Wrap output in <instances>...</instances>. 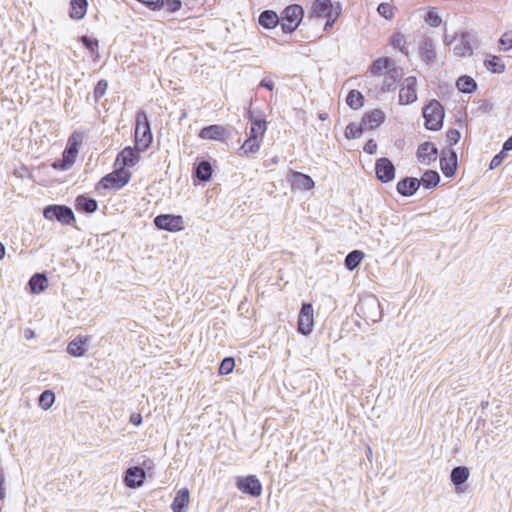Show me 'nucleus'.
Masks as SVG:
<instances>
[{
    "mask_svg": "<svg viewBox=\"0 0 512 512\" xmlns=\"http://www.w3.org/2000/svg\"><path fill=\"white\" fill-rule=\"evenodd\" d=\"M134 141L139 151H146L153 141L150 120L142 109L136 112Z\"/></svg>",
    "mask_w": 512,
    "mask_h": 512,
    "instance_id": "f257e3e1",
    "label": "nucleus"
},
{
    "mask_svg": "<svg viewBox=\"0 0 512 512\" xmlns=\"http://www.w3.org/2000/svg\"><path fill=\"white\" fill-rule=\"evenodd\" d=\"M89 137V129L79 127L75 129L66 141V170L70 169L76 162L84 141Z\"/></svg>",
    "mask_w": 512,
    "mask_h": 512,
    "instance_id": "f03ea898",
    "label": "nucleus"
},
{
    "mask_svg": "<svg viewBox=\"0 0 512 512\" xmlns=\"http://www.w3.org/2000/svg\"><path fill=\"white\" fill-rule=\"evenodd\" d=\"M424 126L427 130L438 131L443 126L445 111L440 101L432 99L423 107Z\"/></svg>",
    "mask_w": 512,
    "mask_h": 512,
    "instance_id": "7ed1b4c3",
    "label": "nucleus"
},
{
    "mask_svg": "<svg viewBox=\"0 0 512 512\" xmlns=\"http://www.w3.org/2000/svg\"><path fill=\"white\" fill-rule=\"evenodd\" d=\"M304 17V9L299 4L288 5L280 15L281 30L291 35L300 25Z\"/></svg>",
    "mask_w": 512,
    "mask_h": 512,
    "instance_id": "20e7f679",
    "label": "nucleus"
},
{
    "mask_svg": "<svg viewBox=\"0 0 512 512\" xmlns=\"http://www.w3.org/2000/svg\"><path fill=\"white\" fill-rule=\"evenodd\" d=\"M132 173L126 169H117L111 173L103 176L100 181L96 184L95 189L101 190H120L122 189L131 179Z\"/></svg>",
    "mask_w": 512,
    "mask_h": 512,
    "instance_id": "39448f33",
    "label": "nucleus"
},
{
    "mask_svg": "<svg viewBox=\"0 0 512 512\" xmlns=\"http://www.w3.org/2000/svg\"><path fill=\"white\" fill-rule=\"evenodd\" d=\"M355 309L357 314L361 315L366 321H372L375 323L380 321L382 317L380 303L374 296L360 300Z\"/></svg>",
    "mask_w": 512,
    "mask_h": 512,
    "instance_id": "423d86ee",
    "label": "nucleus"
},
{
    "mask_svg": "<svg viewBox=\"0 0 512 512\" xmlns=\"http://www.w3.org/2000/svg\"><path fill=\"white\" fill-rule=\"evenodd\" d=\"M245 117L249 120L251 124L248 135L250 137L263 139L268 125L263 111L259 109H252L251 107H249L246 111Z\"/></svg>",
    "mask_w": 512,
    "mask_h": 512,
    "instance_id": "0eeeda50",
    "label": "nucleus"
},
{
    "mask_svg": "<svg viewBox=\"0 0 512 512\" xmlns=\"http://www.w3.org/2000/svg\"><path fill=\"white\" fill-rule=\"evenodd\" d=\"M337 14H342V5L340 2H333L332 0H314L310 9V16L315 18L324 19Z\"/></svg>",
    "mask_w": 512,
    "mask_h": 512,
    "instance_id": "6e6552de",
    "label": "nucleus"
},
{
    "mask_svg": "<svg viewBox=\"0 0 512 512\" xmlns=\"http://www.w3.org/2000/svg\"><path fill=\"white\" fill-rule=\"evenodd\" d=\"M314 327V309L309 302H302L298 315L297 330L300 334L308 336Z\"/></svg>",
    "mask_w": 512,
    "mask_h": 512,
    "instance_id": "1a4fd4ad",
    "label": "nucleus"
},
{
    "mask_svg": "<svg viewBox=\"0 0 512 512\" xmlns=\"http://www.w3.org/2000/svg\"><path fill=\"white\" fill-rule=\"evenodd\" d=\"M183 217L175 214H159L154 218V225L159 230L179 232L184 229Z\"/></svg>",
    "mask_w": 512,
    "mask_h": 512,
    "instance_id": "9d476101",
    "label": "nucleus"
},
{
    "mask_svg": "<svg viewBox=\"0 0 512 512\" xmlns=\"http://www.w3.org/2000/svg\"><path fill=\"white\" fill-rule=\"evenodd\" d=\"M375 176L383 184L392 182L396 176L395 165L387 157L378 158L375 162Z\"/></svg>",
    "mask_w": 512,
    "mask_h": 512,
    "instance_id": "9b49d317",
    "label": "nucleus"
},
{
    "mask_svg": "<svg viewBox=\"0 0 512 512\" xmlns=\"http://www.w3.org/2000/svg\"><path fill=\"white\" fill-rule=\"evenodd\" d=\"M417 78L408 76L403 79L399 91V104L410 105L417 101Z\"/></svg>",
    "mask_w": 512,
    "mask_h": 512,
    "instance_id": "f8f14e48",
    "label": "nucleus"
},
{
    "mask_svg": "<svg viewBox=\"0 0 512 512\" xmlns=\"http://www.w3.org/2000/svg\"><path fill=\"white\" fill-rule=\"evenodd\" d=\"M236 487L242 493L251 497H258L262 493V484L255 475L237 477Z\"/></svg>",
    "mask_w": 512,
    "mask_h": 512,
    "instance_id": "ddd939ff",
    "label": "nucleus"
},
{
    "mask_svg": "<svg viewBox=\"0 0 512 512\" xmlns=\"http://www.w3.org/2000/svg\"><path fill=\"white\" fill-rule=\"evenodd\" d=\"M470 477V470L467 466H456L451 470L450 480L454 485L455 492L457 494L465 493L468 489L466 484Z\"/></svg>",
    "mask_w": 512,
    "mask_h": 512,
    "instance_id": "4468645a",
    "label": "nucleus"
},
{
    "mask_svg": "<svg viewBox=\"0 0 512 512\" xmlns=\"http://www.w3.org/2000/svg\"><path fill=\"white\" fill-rule=\"evenodd\" d=\"M457 153L452 148L443 150L440 158V168L447 178H453L457 172L458 161Z\"/></svg>",
    "mask_w": 512,
    "mask_h": 512,
    "instance_id": "2eb2a0df",
    "label": "nucleus"
},
{
    "mask_svg": "<svg viewBox=\"0 0 512 512\" xmlns=\"http://www.w3.org/2000/svg\"><path fill=\"white\" fill-rule=\"evenodd\" d=\"M146 472L141 466H131L123 475L124 484L131 489L139 488L144 484Z\"/></svg>",
    "mask_w": 512,
    "mask_h": 512,
    "instance_id": "dca6fc26",
    "label": "nucleus"
},
{
    "mask_svg": "<svg viewBox=\"0 0 512 512\" xmlns=\"http://www.w3.org/2000/svg\"><path fill=\"white\" fill-rule=\"evenodd\" d=\"M213 173V168L210 161L206 159H197L193 165L192 178L194 182L204 184L208 182Z\"/></svg>",
    "mask_w": 512,
    "mask_h": 512,
    "instance_id": "f3484780",
    "label": "nucleus"
},
{
    "mask_svg": "<svg viewBox=\"0 0 512 512\" xmlns=\"http://www.w3.org/2000/svg\"><path fill=\"white\" fill-rule=\"evenodd\" d=\"M416 157L418 162L428 166L436 161L438 157V148L433 142L425 141L418 146Z\"/></svg>",
    "mask_w": 512,
    "mask_h": 512,
    "instance_id": "a211bd4d",
    "label": "nucleus"
},
{
    "mask_svg": "<svg viewBox=\"0 0 512 512\" xmlns=\"http://www.w3.org/2000/svg\"><path fill=\"white\" fill-rule=\"evenodd\" d=\"M137 147L127 146L123 150H121L116 158V163H121V168L125 169L126 167H134L140 160V153Z\"/></svg>",
    "mask_w": 512,
    "mask_h": 512,
    "instance_id": "6ab92c4d",
    "label": "nucleus"
},
{
    "mask_svg": "<svg viewBox=\"0 0 512 512\" xmlns=\"http://www.w3.org/2000/svg\"><path fill=\"white\" fill-rule=\"evenodd\" d=\"M228 136V131L221 125L211 124L200 129L198 137L207 140L223 141Z\"/></svg>",
    "mask_w": 512,
    "mask_h": 512,
    "instance_id": "aec40b11",
    "label": "nucleus"
},
{
    "mask_svg": "<svg viewBox=\"0 0 512 512\" xmlns=\"http://www.w3.org/2000/svg\"><path fill=\"white\" fill-rule=\"evenodd\" d=\"M420 188V181L416 177L406 176L400 179L396 185L397 192L404 197L413 196Z\"/></svg>",
    "mask_w": 512,
    "mask_h": 512,
    "instance_id": "412c9836",
    "label": "nucleus"
},
{
    "mask_svg": "<svg viewBox=\"0 0 512 512\" xmlns=\"http://www.w3.org/2000/svg\"><path fill=\"white\" fill-rule=\"evenodd\" d=\"M288 180L291 182L293 189L302 191L311 190L315 185L314 180L309 175L298 171H291Z\"/></svg>",
    "mask_w": 512,
    "mask_h": 512,
    "instance_id": "4be33fe9",
    "label": "nucleus"
},
{
    "mask_svg": "<svg viewBox=\"0 0 512 512\" xmlns=\"http://www.w3.org/2000/svg\"><path fill=\"white\" fill-rule=\"evenodd\" d=\"M421 60L428 66L434 64L436 60V51L431 37L425 36L419 46Z\"/></svg>",
    "mask_w": 512,
    "mask_h": 512,
    "instance_id": "5701e85b",
    "label": "nucleus"
},
{
    "mask_svg": "<svg viewBox=\"0 0 512 512\" xmlns=\"http://www.w3.org/2000/svg\"><path fill=\"white\" fill-rule=\"evenodd\" d=\"M89 340V336H77L76 338L71 340L66 346V353L73 357L83 356L88 350Z\"/></svg>",
    "mask_w": 512,
    "mask_h": 512,
    "instance_id": "b1692460",
    "label": "nucleus"
},
{
    "mask_svg": "<svg viewBox=\"0 0 512 512\" xmlns=\"http://www.w3.org/2000/svg\"><path fill=\"white\" fill-rule=\"evenodd\" d=\"M385 121V113L381 109L366 112L362 117V125L366 130L379 127Z\"/></svg>",
    "mask_w": 512,
    "mask_h": 512,
    "instance_id": "393cba45",
    "label": "nucleus"
},
{
    "mask_svg": "<svg viewBox=\"0 0 512 512\" xmlns=\"http://www.w3.org/2000/svg\"><path fill=\"white\" fill-rule=\"evenodd\" d=\"M395 61L390 57H380L372 62L369 67L371 74L380 76L388 74L392 68H396Z\"/></svg>",
    "mask_w": 512,
    "mask_h": 512,
    "instance_id": "a878e982",
    "label": "nucleus"
},
{
    "mask_svg": "<svg viewBox=\"0 0 512 512\" xmlns=\"http://www.w3.org/2000/svg\"><path fill=\"white\" fill-rule=\"evenodd\" d=\"M258 23L265 29H274L280 22V16L274 10H264L260 13L258 17Z\"/></svg>",
    "mask_w": 512,
    "mask_h": 512,
    "instance_id": "bb28decb",
    "label": "nucleus"
},
{
    "mask_svg": "<svg viewBox=\"0 0 512 512\" xmlns=\"http://www.w3.org/2000/svg\"><path fill=\"white\" fill-rule=\"evenodd\" d=\"M75 208L78 212L91 214L94 213L98 208L97 201L87 195H79L75 199Z\"/></svg>",
    "mask_w": 512,
    "mask_h": 512,
    "instance_id": "cd10ccee",
    "label": "nucleus"
},
{
    "mask_svg": "<svg viewBox=\"0 0 512 512\" xmlns=\"http://www.w3.org/2000/svg\"><path fill=\"white\" fill-rule=\"evenodd\" d=\"M190 499V492L187 488L180 489L171 504V509L173 512H185L188 507Z\"/></svg>",
    "mask_w": 512,
    "mask_h": 512,
    "instance_id": "c85d7f7f",
    "label": "nucleus"
},
{
    "mask_svg": "<svg viewBox=\"0 0 512 512\" xmlns=\"http://www.w3.org/2000/svg\"><path fill=\"white\" fill-rule=\"evenodd\" d=\"M88 8L87 0H70L69 17L73 20H81L85 17Z\"/></svg>",
    "mask_w": 512,
    "mask_h": 512,
    "instance_id": "c756f323",
    "label": "nucleus"
},
{
    "mask_svg": "<svg viewBox=\"0 0 512 512\" xmlns=\"http://www.w3.org/2000/svg\"><path fill=\"white\" fill-rule=\"evenodd\" d=\"M402 69L400 67L392 68L383 81L381 91L391 92L396 89V82L402 77Z\"/></svg>",
    "mask_w": 512,
    "mask_h": 512,
    "instance_id": "7c9ffc66",
    "label": "nucleus"
},
{
    "mask_svg": "<svg viewBox=\"0 0 512 512\" xmlns=\"http://www.w3.org/2000/svg\"><path fill=\"white\" fill-rule=\"evenodd\" d=\"M470 33L467 31L460 33V43L455 45L453 48L454 54L457 56H464L467 53L471 55L473 53L471 44H470Z\"/></svg>",
    "mask_w": 512,
    "mask_h": 512,
    "instance_id": "2f4dec72",
    "label": "nucleus"
},
{
    "mask_svg": "<svg viewBox=\"0 0 512 512\" xmlns=\"http://www.w3.org/2000/svg\"><path fill=\"white\" fill-rule=\"evenodd\" d=\"M30 292L39 294L48 286V279L45 274L35 273L28 282Z\"/></svg>",
    "mask_w": 512,
    "mask_h": 512,
    "instance_id": "473e14b6",
    "label": "nucleus"
},
{
    "mask_svg": "<svg viewBox=\"0 0 512 512\" xmlns=\"http://www.w3.org/2000/svg\"><path fill=\"white\" fill-rule=\"evenodd\" d=\"M441 180L440 174L436 170L428 169L422 175L420 186L423 185L426 189H434L438 186Z\"/></svg>",
    "mask_w": 512,
    "mask_h": 512,
    "instance_id": "72a5a7b5",
    "label": "nucleus"
},
{
    "mask_svg": "<svg viewBox=\"0 0 512 512\" xmlns=\"http://www.w3.org/2000/svg\"><path fill=\"white\" fill-rule=\"evenodd\" d=\"M457 89L466 94H471L477 89L476 81L468 75H461L456 81Z\"/></svg>",
    "mask_w": 512,
    "mask_h": 512,
    "instance_id": "f704fd0d",
    "label": "nucleus"
},
{
    "mask_svg": "<svg viewBox=\"0 0 512 512\" xmlns=\"http://www.w3.org/2000/svg\"><path fill=\"white\" fill-rule=\"evenodd\" d=\"M263 139H259L256 137H250L244 141L243 145L240 147L241 155H250L255 154L259 151L261 143Z\"/></svg>",
    "mask_w": 512,
    "mask_h": 512,
    "instance_id": "c9c22d12",
    "label": "nucleus"
},
{
    "mask_svg": "<svg viewBox=\"0 0 512 512\" xmlns=\"http://www.w3.org/2000/svg\"><path fill=\"white\" fill-rule=\"evenodd\" d=\"M43 215L48 220L64 223V205H49L44 208Z\"/></svg>",
    "mask_w": 512,
    "mask_h": 512,
    "instance_id": "e433bc0d",
    "label": "nucleus"
},
{
    "mask_svg": "<svg viewBox=\"0 0 512 512\" xmlns=\"http://www.w3.org/2000/svg\"><path fill=\"white\" fill-rule=\"evenodd\" d=\"M364 258V253L360 250H353L347 254L344 265L349 271H353L359 267Z\"/></svg>",
    "mask_w": 512,
    "mask_h": 512,
    "instance_id": "4c0bfd02",
    "label": "nucleus"
},
{
    "mask_svg": "<svg viewBox=\"0 0 512 512\" xmlns=\"http://www.w3.org/2000/svg\"><path fill=\"white\" fill-rule=\"evenodd\" d=\"M346 104L353 110L360 109L364 105L363 94L356 89L350 90L346 97Z\"/></svg>",
    "mask_w": 512,
    "mask_h": 512,
    "instance_id": "58836bf2",
    "label": "nucleus"
},
{
    "mask_svg": "<svg viewBox=\"0 0 512 512\" xmlns=\"http://www.w3.org/2000/svg\"><path fill=\"white\" fill-rule=\"evenodd\" d=\"M484 65L492 73H502L505 70V64L499 56L491 55L487 57L484 60Z\"/></svg>",
    "mask_w": 512,
    "mask_h": 512,
    "instance_id": "ea45409f",
    "label": "nucleus"
},
{
    "mask_svg": "<svg viewBox=\"0 0 512 512\" xmlns=\"http://www.w3.org/2000/svg\"><path fill=\"white\" fill-rule=\"evenodd\" d=\"M364 130L362 122L360 124L350 122L345 128L344 134L347 139H357L362 136Z\"/></svg>",
    "mask_w": 512,
    "mask_h": 512,
    "instance_id": "a19ab883",
    "label": "nucleus"
},
{
    "mask_svg": "<svg viewBox=\"0 0 512 512\" xmlns=\"http://www.w3.org/2000/svg\"><path fill=\"white\" fill-rule=\"evenodd\" d=\"M54 401H55V395L50 390H45L44 392H42L40 394V396L38 398V404L44 410H48L49 408H51Z\"/></svg>",
    "mask_w": 512,
    "mask_h": 512,
    "instance_id": "79ce46f5",
    "label": "nucleus"
},
{
    "mask_svg": "<svg viewBox=\"0 0 512 512\" xmlns=\"http://www.w3.org/2000/svg\"><path fill=\"white\" fill-rule=\"evenodd\" d=\"M406 39L402 33H395L390 37V44L400 50L401 53L408 55V51L405 48Z\"/></svg>",
    "mask_w": 512,
    "mask_h": 512,
    "instance_id": "37998d69",
    "label": "nucleus"
},
{
    "mask_svg": "<svg viewBox=\"0 0 512 512\" xmlns=\"http://www.w3.org/2000/svg\"><path fill=\"white\" fill-rule=\"evenodd\" d=\"M235 367V359L233 357H225L219 366V374L228 375Z\"/></svg>",
    "mask_w": 512,
    "mask_h": 512,
    "instance_id": "c03bdc74",
    "label": "nucleus"
},
{
    "mask_svg": "<svg viewBox=\"0 0 512 512\" xmlns=\"http://www.w3.org/2000/svg\"><path fill=\"white\" fill-rule=\"evenodd\" d=\"M425 22L431 27H439L442 23V18L434 9H429L425 15Z\"/></svg>",
    "mask_w": 512,
    "mask_h": 512,
    "instance_id": "a18cd8bd",
    "label": "nucleus"
},
{
    "mask_svg": "<svg viewBox=\"0 0 512 512\" xmlns=\"http://www.w3.org/2000/svg\"><path fill=\"white\" fill-rule=\"evenodd\" d=\"M151 11H160L165 6V0H136Z\"/></svg>",
    "mask_w": 512,
    "mask_h": 512,
    "instance_id": "49530a36",
    "label": "nucleus"
},
{
    "mask_svg": "<svg viewBox=\"0 0 512 512\" xmlns=\"http://www.w3.org/2000/svg\"><path fill=\"white\" fill-rule=\"evenodd\" d=\"M80 42L91 53H94L98 49V46H99L98 40L96 38H92L87 35L80 37Z\"/></svg>",
    "mask_w": 512,
    "mask_h": 512,
    "instance_id": "de8ad7c7",
    "label": "nucleus"
},
{
    "mask_svg": "<svg viewBox=\"0 0 512 512\" xmlns=\"http://www.w3.org/2000/svg\"><path fill=\"white\" fill-rule=\"evenodd\" d=\"M108 89V82L104 79L99 80L94 87V98L98 101L102 96L105 95Z\"/></svg>",
    "mask_w": 512,
    "mask_h": 512,
    "instance_id": "09e8293b",
    "label": "nucleus"
},
{
    "mask_svg": "<svg viewBox=\"0 0 512 512\" xmlns=\"http://www.w3.org/2000/svg\"><path fill=\"white\" fill-rule=\"evenodd\" d=\"M377 11L382 17H384L387 20L392 19L394 16L393 6L389 3L379 4Z\"/></svg>",
    "mask_w": 512,
    "mask_h": 512,
    "instance_id": "8fccbe9b",
    "label": "nucleus"
},
{
    "mask_svg": "<svg viewBox=\"0 0 512 512\" xmlns=\"http://www.w3.org/2000/svg\"><path fill=\"white\" fill-rule=\"evenodd\" d=\"M501 49L507 51L512 48V31L505 32L499 39Z\"/></svg>",
    "mask_w": 512,
    "mask_h": 512,
    "instance_id": "3c124183",
    "label": "nucleus"
},
{
    "mask_svg": "<svg viewBox=\"0 0 512 512\" xmlns=\"http://www.w3.org/2000/svg\"><path fill=\"white\" fill-rule=\"evenodd\" d=\"M461 138V133L455 128H450L446 133V139L450 146L456 145Z\"/></svg>",
    "mask_w": 512,
    "mask_h": 512,
    "instance_id": "603ef678",
    "label": "nucleus"
},
{
    "mask_svg": "<svg viewBox=\"0 0 512 512\" xmlns=\"http://www.w3.org/2000/svg\"><path fill=\"white\" fill-rule=\"evenodd\" d=\"M507 157V152L504 151V149L502 148L501 151L496 154L492 160L490 161V164H489V168L492 170V169H495L497 168L498 166L501 165V163L503 162V160Z\"/></svg>",
    "mask_w": 512,
    "mask_h": 512,
    "instance_id": "864d4df0",
    "label": "nucleus"
},
{
    "mask_svg": "<svg viewBox=\"0 0 512 512\" xmlns=\"http://www.w3.org/2000/svg\"><path fill=\"white\" fill-rule=\"evenodd\" d=\"M166 10L169 13H175L178 12L182 8V1L181 0H165V6Z\"/></svg>",
    "mask_w": 512,
    "mask_h": 512,
    "instance_id": "5fc2aeb1",
    "label": "nucleus"
},
{
    "mask_svg": "<svg viewBox=\"0 0 512 512\" xmlns=\"http://www.w3.org/2000/svg\"><path fill=\"white\" fill-rule=\"evenodd\" d=\"M340 16H341V14H337V12H334L333 16L325 18L326 22H325L324 28H323L324 31H326V32L330 31L333 28V26L335 25V23L337 22V20L339 19Z\"/></svg>",
    "mask_w": 512,
    "mask_h": 512,
    "instance_id": "6e6d98bb",
    "label": "nucleus"
},
{
    "mask_svg": "<svg viewBox=\"0 0 512 512\" xmlns=\"http://www.w3.org/2000/svg\"><path fill=\"white\" fill-rule=\"evenodd\" d=\"M5 473L4 469L0 467V501H4L6 497V489H5Z\"/></svg>",
    "mask_w": 512,
    "mask_h": 512,
    "instance_id": "4d7b16f0",
    "label": "nucleus"
},
{
    "mask_svg": "<svg viewBox=\"0 0 512 512\" xmlns=\"http://www.w3.org/2000/svg\"><path fill=\"white\" fill-rule=\"evenodd\" d=\"M363 150L367 153V154H370V155H373L377 152V143L374 139H369L364 147H363Z\"/></svg>",
    "mask_w": 512,
    "mask_h": 512,
    "instance_id": "13d9d810",
    "label": "nucleus"
},
{
    "mask_svg": "<svg viewBox=\"0 0 512 512\" xmlns=\"http://www.w3.org/2000/svg\"><path fill=\"white\" fill-rule=\"evenodd\" d=\"M494 104L490 100H480L479 110L483 113H489L493 110Z\"/></svg>",
    "mask_w": 512,
    "mask_h": 512,
    "instance_id": "bf43d9fd",
    "label": "nucleus"
},
{
    "mask_svg": "<svg viewBox=\"0 0 512 512\" xmlns=\"http://www.w3.org/2000/svg\"><path fill=\"white\" fill-rule=\"evenodd\" d=\"M258 86H259V87H261V88H265V89H267V90H269V91H273V90H274V88H275V84H274L273 80H271V79H270V78H268V77H264V78L260 81V83H259V85H258Z\"/></svg>",
    "mask_w": 512,
    "mask_h": 512,
    "instance_id": "052dcab7",
    "label": "nucleus"
},
{
    "mask_svg": "<svg viewBox=\"0 0 512 512\" xmlns=\"http://www.w3.org/2000/svg\"><path fill=\"white\" fill-rule=\"evenodd\" d=\"M75 221L76 218L73 210L66 206V225H74Z\"/></svg>",
    "mask_w": 512,
    "mask_h": 512,
    "instance_id": "680f3d73",
    "label": "nucleus"
},
{
    "mask_svg": "<svg viewBox=\"0 0 512 512\" xmlns=\"http://www.w3.org/2000/svg\"><path fill=\"white\" fill-rule=\"evenodd\" d=\"M142 420H143V418L140 413H132L130 415V419H129L130 423L133 424L134 426L141 425Z\"/></svg>",
    "mask_w": 512,
    "mask_h": 512,
    "instance_id": "e2e57ef3",
    "label": "nucleus"
},
{
    "mask_svg": "<svg viewBox=\"0 0 512 512\" xmlns=\"http://www.w3.org/2000/svg\"><path fill=\"white\" fill-rule=\"evenodd\" d=\"M52 166L55 169L64 170V152L62 153V157L55 162H53Z\"/></svg>",
    "mask_w": 512,
    "mask_h": 512,
    "instance_id": "0e129e2a",
    "label": "nucleus"
},
{
    "mask_svg": "<svg viewBox=\"0 0 512 512\" xmlns=\"http://www.w3.org/2000/svg\"><path fill=\"white\" fill-rule=\"evenodd\" d=\"M502 148L507 153L512 150V135L503 143Z\"/></svg>",
    "mask_w": 512,
    "mask_h": 512,
    "instance_id": "69168bd1",
    "label": "nucleus"
},
{
    "mask_svg": "<svg viewBox=\"0 0 512 512\" xmlns=\"http://www.w3.org/2000/svg\"><path fill=\"white\" fill-rule=\"evenodd\" d=\"M24 336L27 340H31L32 338H34L35 334H34V331L31 330V329H26L25 332H24Z\"/></svg>",
    "mask_w": 512,
    "mask_h": 512,
    "instance_id": "338daca9",
    "label": "nucleus"
},
{
    "mask_svg": "<svg viewBox=\"0 0 512 512\" xmlns=\"http://www.w3.org/2000/svg\"><path fill=\"white\" fill-rule=\"evenodd\" d=\"M318 118H319L320 120H322V121H325V120H327V119H328V113H326V112H320V113L318 114Z\"/></svg>",
    "mask_w": 512,
    "mask_h": 512,
    "instance_id": "774afa93",
    "label": "nucleus"
}]
</instances>
